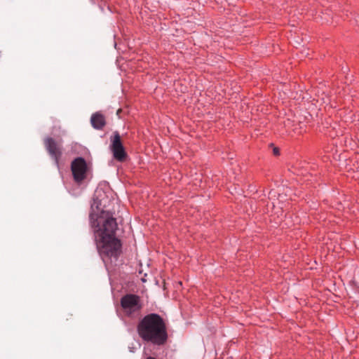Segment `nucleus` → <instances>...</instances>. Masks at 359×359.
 <instances>
[{"label": "nucleus", "mask_w": 359, "mask_h": 359, "mask_svg": "<svg viewBox=\"0 0 359 359\" xmlns=\"http://www.w3.org/2000/svg\"><path fill=\"white\" fill-rule=\"evenodd\" d=\"M95 226V239L100 255L104 257L116 258L121 252V243L115 237L117 223L112 214L102 210L96 221L92 222Z\"/></svg>", "instance_id": "obj_1"}, {"label": "nucleus", "mask_w": 359, "mask_h": 359, "mask_svg": "<svg viewBox=\"0 0 359 359\" xmlns=\"http://www.w3.org/2000/svg\"><path fill=\"white\" fill-rule=\"evenodd\" d=\"M140 337L146 342L156 346L164 345L168 340L167 327L164 320L156 313L145 316L137 327Z\"/></svg>", "instance_id": "obj_2"}, {"label": "nucleus", "mask_w": 359, "mask_h": 359, "mask_svg": "<svg viewBox=\"0 0 359 359\" xmlns=\"http://www.w3.org/2000/svg\"><path fill=\"white\" fill-rule=\"evenodd\" d=\"M110 140L111 144L109 148L113 154L114 158L119 162L125 161L127 158V153L123 145L119 133L117 131L114 132Z\"/></svg>", "instance_id": "obj_3"}, {"label": "nucleus", "mask_w": 359, "mask_h": 359, "mask_svg": "<svg viewBox=\"0 0 359 359\" xmlns=\"http://www.w3.org/2000/svg\"><path fill=\"white\" fill-rule=\"evenodd\" d=\"M71 169L76 182H81L86 178L87 165L83 158L79 157L74 160Z\"/></svg>", "instance_id": "obj_4"}, {"label": "nucleus", "mask_w": 359, "mask_h": 359, "mask_svg": "<svg viewBox=\"0 0 359 359\" xmlns=\"http://www.w3.org/2000/svg\"><path fill=\"white\" fill-rule=\"evenodd\" d=\"M121 304L128 313L137 311L140 309L139 297L135 294H126L121 298Z\"/></svg>", "instance_id": "obj_5"}, {"label": "nucleus", "mask_w": 359, "mask_h": 359, "mask_svg": "<svg viewBox=\"0 0 359 359\" xmlns=\"http://www.w3.org/2000/svg\"><path fill=\"white\" fill-rule=\"evenodd\" d=\"M45 147L48 154L53 158L56 163H58L59 158L61 156V147L53 138L47 137L44 140Z\"/></svg>", "instance_id": "obj_6"}, {"label": "nucleus", "mask_w": 359, "mask_h": 359, "mask_svg": "<svg viewBox=\"0 0 359 359\" xmlns=\"http://www.w3.org/2000/svg\"><path fill=\"white\" fill-rule=\"evenodd\" d=\"M90 122L93 127L97 130L102 129L106 124L104 116L99 112H96L92 115Z\"/></svg>", "instance_id": "obj_7"}, {"label": "nucleus", "mask_w": 359, "mask_h": 359, "mask_svg": "<svg viewBox=\"0 0 359 359\" xmlns=\"http://www.w3.org/2000/svg\"><path fill=\"white\" fill-rule=\"evenodd\" d=\"M103 208H104V205H102L101 201H98L97 198L93 199V202L91 205L92 212L90 214V217L92 221L94 220L95 218V219L97 218L102 210H104Z\"/></svg>", "instance_id": "obj_8"}, {"label": "nucleus", "mask_w": 359, "mask_h": 359, "mask_svg": "<svg viewBox=\"0 0 359 359\" xmlns=\"http://www.w3.org/2000/svg\"><path fill=\"white\" fill-rule=\"evenodd\" d=\"M273 152V154L276 155V156L279 155V154H280L279 149L277 148V147H274Z\"/></svg>", "instance_id": "obj_9"}, {"label": "nucleus", "mask_w": 359, "mask_h": 359, "mask_svg": "<svg viewBox=\"0 0 359 359\" xmlns=\"http://www.w3.org/2000/svg\"><path fill=\"white\" fill-rule=\"evenodd\" d=\"M147 359H156V358H154V357H151V356H150V357H148Z\"/></svg>", "instance_id": "obj_10"}, {"label": "nucleus", "mask_w": 359, "mask_h": 359, "mask_svg": "<svg viewBox=\"0 0 359 359\" xmlns=\"http://www.w3.org/2000/svg\"><path fill=\"white\" fill-rule=\"evenodd\" d=\"M121 111V109H118V110L117 111V114H120Z\"/></svg>", "instance_id": "obj_11"}]
</instances>
